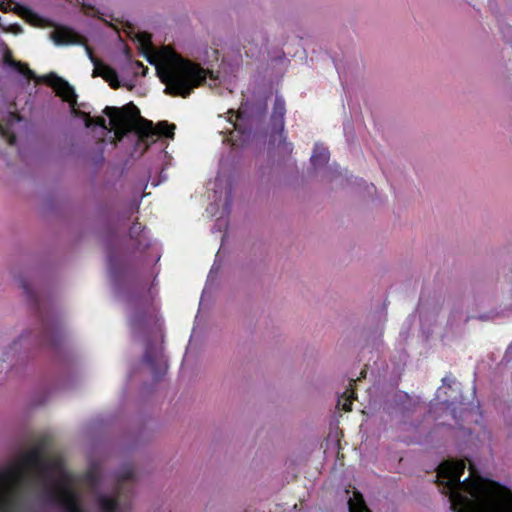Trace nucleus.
Here are the masks:
<instances>
[{
  "label": "nucleus",
  "mask_w": 512,
  "mask_h": 512,
  "mask_svg": "<svg viewBox=\"0 0 512 512\" xmlns=\"http://www.w3.org/2000/svg\"><path fill=\"white\" fill-rule=\"evenodd\" d=\"M21 117L16 111H11L0 118V140L13 145L19 131Z\"/></svg>",
  "instance_id": "6"
},
{
  "label": "nucleus",
  "mask_w": 512,
  "mask_h": 512,
  "mask_svg": "<svg viewBox=\"0 0 512 512\" xmlns=\"http://www.w3.org/2000/svg\"><path fill=\"white\" fill-rule=\"evenodd\" d=\"M15 10L22 18H24L31 25L37 27H46L50 25L46 19H43L38 14H36L35 12L26 7L16 5Z\"/></svg>",
  "instance_id": "10"
},
{
  "label": "nucleus",
  "mask_w": 512,
  "mask_h": 512,
  "mask_svg": "<svg viewBox=\"0 0 512 512\" xmlns=\"http://www.w3.org/2000/svg\"><path fill=\"white\" fill-rule=\"evenodd\" d=\"M76 1H77V4L83 8V10H85L86 8H91L89 5H86L83 0H76Z\"/></svg>",
  "instance_id": "14"
},
{
  "label": "nucleus",
  "mask_w": 512,
  "mask_h": 512,
  "mask_svg": "<svg viewBox=\"0 0 512 512\" xmlns=\"http://www.w3.org/2000/svg\"><path fill=\"white\" fill-rule=\"evenodd\" d=\"M0 59L19 74L23 75L27 80L34 79L37 82H45L50 85L56 94L64 101L74 106L76 104V94L73 87L63 78L55 73H50L41 77H37L27 64L16 61L12 58V52L6 44L0 43Z\"/></svg>",
  "instance_id": "5"
},
{
  "label": "nucleus",
  "mask_w": 512,
  "mask_h": 512,
  "mask_svg": "<svg viewBox=\"0 0 512 512\" xmlns=\"http://www.w3.org/2000/svg\"><path fill=\"white\" fill-rule=\"evenodd\" d=\"M96 507L98 512H119L120 505L114 495L101 494L96 498Z\"/></svg>",
  "instance_id": "9"
},
{
  "label": "nucleus",
  "mask_w": 512,
  "mask_h": 512,
  "mask_svg": "<svg viewBox=\"0 0 512 512\" xmlns=\"http://www.w3.org/2000/svg\"><path fill=\"white\" fill-rule=\"evenodd\" d=\"M50 39L57 45H66L79 42V36L66 27H55Z\"/></svg>",
  "instance_id": "8"
},
{
  "label": "nucleus",
  "mask_w": 512,
  "mask_h": 512,
  "mask_svg": "<svg viewBox=\"0 0 512 512\" xmlns=\"http://www.w3.org/2000/svg\"><path fill=\"white\" fill-rule=\"evenodd\" d=\"M87 52L89 54L90 59L92 60V62L94 64L93 77H97V76L102 77L104 80H106L110 84L111 87H113V88L119 87V82H118L116 72L111 67L105 65L101 61L94 59L92 57V54H91V51L89 50V48H87Z\"/></svg>",
  "instance_id": "7"
},
{
  "label": "nucleus",
  "mask_w": 512,
  "mask_h": 512,
  "mask_svg": "<svg viewBox=\"0 0 512 512\" xmlns=\"http://www.w3.org/2000/svg\"><path fill=\"white\" fill-rule=\"evenodd\" d=\"M104 113L109 118V130L114 132L116 141H120L133 130L142 141L155 142L159 136L169 138L174 136V124L163 121L153 125L152 122L144 120L140 116L138 108L133 104L121 108L106 107Z\"/></svg>",
  "instance_id": "4"
},
{
  "label": "nucleus",
  "mask_w": 512,
  "mask_h": 512,
  "mask_svg": "<svg viewBox=\"0 0 512 512\" xmlns=\"http://www.w3.org/2000/svg\"><path fill=\"white\" fill-rule=\"evenodd\" d=\"M84 122H85L86 127H90L92 124H96V125H99L105 129H107L106 124H105L106 121L104 118H101V117L92 119L88 115L84 114Z\"/></svg>",
  "instance_id": "13"
},
{
  "label": "nucleus",
  "mask_w": 512,
  "mask_h": 512,
  "mask_svg": "<svg viewBox=\"0 0 512 512\" xmlns=\"http://www.w3.org/2000/svg\"><path fill=\"white\" fill-rule=\"evenodd\" d=\"M24 482H35L63 512H84L73 489L75 476L61 456L44 459L38 448H31L0 469V512H20L18 487Z\"/></svg>",
  "instance_id": "1"
},
{
  "label": "nucleus",
  "mask_w": 512,
  "mask_h": 512,
  "mask_svg": "<svg viewBox=\"0 0 512 512\" xmlns=\"http://www.w3.org/2000/svg\"><path fill=\"white\" fill-rule=\"evenodd\" d=\"M0 9H5L4 2L2 0H0Z\"/></svg>",
  "instance_id": "15"
},
{
  "label": "nucleus",
  "mask_w": 512,
  "mask_h": 512,
  "mask_svg": "<svg viewBox=\"0 0 512 512\" xmlns=\"http://www.w3.org/2000/svg\"><path fill=\"white\" fill-rule=\"evenodd\" d=\"M132 37L138 42L144 57L155 66L157 76L165 85L164 92L167 95L188 97L207 78L209 74L207 70L183 58L171 47L155 48L148 33L136 32Z\"/></svg>",
  "instance_id": "3"
},
{
  "label": "nucleus",
  "mask_w": 512,
  "mask_h": 512,
  "mask_svg": "<svg viewBox=\"0 0 512 512\" xmlns=\"http://www.w3.org/2000/svg\"><path fill=\"white\" fill-rule=\"evenodd\" d=\"M465 467L462 460H449L437 472L438 482L454 512H512L511 489L479 475H470L460 482Z\"/></svg>",
  "instance_id": "2"
},
{
  "label": "nucleus",
  "mask_w": 512,
  "mask_h": 512,
  "mask_svg": "<svg viewBox=\"0 0 512 512\" xmlns=\"http://www.w3.org/2000/svg\"><path fill=\"white\" fill-rule=\"evenodd\" d=\"M349 512H371L367 507L362 494L356 490L352 491L347 500Z\"/></svg>",
  "instance_id": "11"
},
{
  "label": "nucleus",
  "mask_w": 512,
  "mask_h": 512,
  "mask_svg": "<svg viewBox=\"0 0 512 512\" xmlns=\"http://www.w3.org/2000/svg\"><path fill=\"white\" fill-rule=\"evenodd\" d=\"M355 399V393L352 389H347L343 395L338 400V407H340L345 412H350L352 410V403Z\"/></svg>",
  "instance_id": "12"
}]
</instances>
